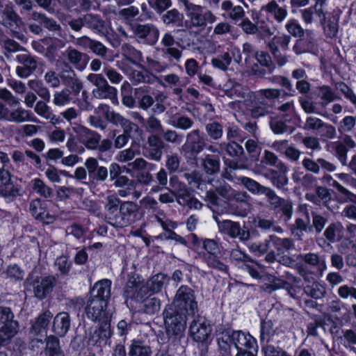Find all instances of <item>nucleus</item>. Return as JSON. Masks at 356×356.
<instances>
[{
	"label": "nucleus",
	"instance_id": "f257e3e1",
	"mask_svg": "<svg viewBox=\"0 0 356 356\" xmlns=\"http://www.w3.org/2000/svg\"><path fill=\"white\" fill-rule=\"evenodd\" d=\"M20 105V99L6 88H0V120L22 123L36 122L29 110Z\"/></svg>",
	"mask_w": 356,
	"mask_h": 356
},
{
	"label": "nucleus",
	"instance_id": "f03ea898",
	"mask_svg": "<svg viewBox=\"0 0 356 356\" xmlns=\"http://www.w3.org/2000/svg\"><path fill=\"white\" fill-rule=\"evenodd\" d=\"M186 19L184 22L188 30L180 31L183 36L192 34V30L202 31L205 29L207 24H213L217 17L204 6L196 5L193 3H186Z\"/></svg>",
	"mask_w": 356,
	"mask_h": 356
},
{
	"label": "nucleus",
	"instance_id": "7ed1b4c3",
	"mask_svg": "<svg viewBox=\"0 0 356 356\" xmlns=\"http://www.w3.org/2000/svg\"><path fill=\"white\" fill-rule=\"evenodd\" d=\"M188 315L169 306L163 312L166 334L172 341L184 337Z\"/></svg>",
	"mask_w": 356,
	"mask_h": 356
},
{
	"label": "nucleus",
	"instance_id": "20e7f679",
	"mask_svg": "<svg viewBox=\"0 0 356 356\" xmlns=\"http://www.w3.org/2000/svg\"><path fill=\"white\" fill-rule=\"evenodd\" d=\"M22 21L18 14L15 11L11 4H6L0 7V24L10 31V35L18 40L26 42L25 35L18 29Z\"/></svg>",
	"mask_w": 356,
	"mask_h": 356
},
{
	"label": "nucleus",
	"instance_id": "39448f33",
	"mask_svg": "<svg viewBox=\"0 0 356 356\" xmlns=\"http://www.w3.org/2000/svg\"><path fill=\"white\" fill-rule=\"evenodd\" d=\"M56 282V280L52 275H29L25 282V286L27 291L33 292L36 298L43 300L48 294L51 293Z\"/></svg>",
	"mask_w": 356,
	"mask_h": 356
},
{
	"label": "nucleus",
	"instance_id": "423d86ee",
	"mask_svg": "<svg viewBox=\"0 0 356 356\" xmlns=\"http://www.w3.org/2000/svg\"><path fill=\"white\" fill-rule=\"evenodd\" d=\"M170 307L188 316H194L197 312V303L195 301L194 291L187 286H181L177 291Z\"/></svg>",
	"mask_w": 356,
	"mask_h": 356
},
{
	"label": "nucleus",
	"instance_id": "0eeeda50",
	"mask_svg": "<svg viewBox=\"0 0 356 356\" xmlns=\"http://www.w3.org/2000/svg\"><path fill=\"white\" fill-rule=\"evenodd\" d=\"M206 138L199 129H194L186 136V142L179 150L183 156L189 160H197L198 154L206 147Z\"/></svg>",
	"mask_w": 356,
	"mask_h": 356
},
{
	"label": "nucleus",
	"instance_id": "6e6552de",
	"mask_svg": "<svg viewBox=\"0 0 356 356\" xmlns=\"http://www.w3.org/2000/svg\"><path fill=\"white\" fill-rule=\"evenodd\" d=\"M87 80L95 86L92 91L93 97L117 102V89L110 86L102 74H89Z\"/></svg>",
	"mask_w": 356,
	"mask_h": 356
},
{
	"label": "nucleus",
	"instance_id": "1a4fd4ad",
	"mask_svg": "<svg viewBox=\"0 0 356 356\" xmlns=\"http://www.w3.org/2000/svg\"><path fill=\"white\" fill-rule=\"evenodd\" d=\"M156 165L147 162L143 158H138L131 163H128L126 172L131 173L137 171L136 181L143 186H149L154 182V179L151 172L154 170Z\"/></svg>",
	"mask_w": 356,
	"mask_h": 356
},
{
	"label": "nucleus",
	"instance_id": "9d476101",
	"mask_svg": "<svg viewBox=\"0 0 356 356\" xmlns=\"http://www.w3.org/2000/svg\"><path fill=\"white\" fill-rule=\"evenodd\" d=\"M218 231L231 238H237L243 243L248 241L250 238V233L247 227L241 226L238 222L230 220L218 222Z\"/></svg>",
	"mask_w": 356,
	"mask_h": 356
},
{
	"label": "nucleus",
	"instance_id": "9b49d317",
	"mask_svg": "<svg viewBox=\"0 0 356 356\" xmlns=\"http://www.w3.org/2000/svg\"><path fill=\"white\" fill-rule=\"evenodd\" d=\"M63 55L65 57V60L63 61V68H66V65H68L79 72H82L86 68L90 60V57L86 53L80 51L72 47H68Z\"/></svg>",
	"mask_w": 356,
	"mask_h": 356
},
{
	"label": "nucleus",
	"instance_id": "f8f14e48",
	"mask_svg": "<svg viewBox=\"0 0 356 356\" xmlns=\"http://www.w3.org/2000/svg\"><path fill=\"white\" fill-rule=\"evenodd\" d=\"M232 336L237 354H242L249 351L257 352L258 346L257 341L249 333L242 331H233Z\"/></svg>",
	"mask_w": 356,
	"mask_h": 356
},
{
	"label": "nucleus",
	"instance_id": "ddd939ff",
	"mask_svg": "<svg viewBox=\"0 0 356 356\" xmlns=\"http://www.w3.org/2000/svg\"><path fill=\"white\" fill-rule=\"evenodd\" d=\"M134 35L141 40L143 43L154 45L159 38V30L152 24H137L132 26Z\"/></svg>",
	"mask_w": 356,
	"mask_h": 356
},
{
	"label": "nucleus",
	"instance_id": "4468645a",
	"mask_svg": "<svg viewBox=\"0 0 356 356\" xmlns=\"http://www.w3.org/2000/svg\"><path fill=\"white\" fill-rule=\"evenodd\" d=\"M111 335V320L106 318L99 323L98 327L90 332L88 343L89 345L102 346L106 343Z\"/></svg>",
	"mask_w": 356,
	"mask_h": 356
},
{
	"label": "nucleus",
	"instance_id": "2eb2a0df",
	"mask_svg": "<svg viewBox=\"0 0 356 356\" xmlns=\"http://www.w3.org/2000/svg\"><path fill=\"white\" fill-rule=\"evenodd\" d=\"M139 207L132 201H123L120 205L119 227H126L137 220Z\"/></svg>",
	"mask_w": 356,
	"mask_h": 356
},
{
	"label": "nucleus",
	"instance_id": "dca6fc26",
	"mask_svg": "<svg viewBox=\"0 0 356 356\" xmlns=\"http://www.w3.org/2000/svg\"><path fill=\"white\" fill-rule=\"evenodd\" d=\"M29 211L35 220L45 224L52 223L56 220L55 216L49 213L47 202L40 198H35L30 202Z\"/></svg>",
	"mask_w": 356,
	"mask_h": 356
},
{
	"label": "nucleus",
	"instance_id": "f3484780",
	"mask_svg": "<svg viewBox=\"0 0 356 356\" xmlns=\"http://www.w3.org/2000/svg\"><path fill=\"white\" fill-rule=\"evenodd\" d=\"M61 82L74 95H78L83 88V83L74 70L66 65V68L60 70Z\"/></svg>",
	"mask_w": 356,
	"mask_h": 356
},
{
	"label": "nucleus",
	"instance_id": "a211bd4d",
	"mask_svg": "<svg viewBox=\"0 0 356 356\" xmlns=\"http://www.w3.org/2000/svg\"><path fill=\"white\" fill-rule=\"evenodd\" d=\"M147 146L145 148L144 156L152 161L159 162L163 156L165 143L157 134H151L147 137Z\"/></svg>",
	"mask_w": 356,
	"mask_h": 356
},
{
	"label": "nucleus",
	"instance_id": "6ab92c4d",
	"mask_svg": "<svg viewBox=\"0 0 356 356\" xmlns=\"http://www.w3.org/2000/svg\"><path fill=\"white\" fill-rule=\"evenodd\" d=\"M16 60L21 65L16 67V73L18 76L22 79L28 78L38 67L36 58L29 53L17 55Z\"/></svg>",
	"mask_w": 356,
	"mask_h": 356
},
{
	"label": "nucleus",
	"instance_id": "aec40b11",
	"mask_svg": "<svg viewBox=\"0 0 356 356\" xmlns=\"http://www.w3.org/2000/svg\"><path fill=\"white\" fill-rule=\"evenodd\" d=\"M74 44L83 49H89L95 55L102 58H106L108 51V49L102 42L87 35L76 38Z\"/></svg>",
	"mask_w": 356,
	"mask_h": 356
},
{
	"label": "nucleus",
	"instance_id": "412c9836",
	"mask_svg": "<svg viewBox=\"0 0 356 356\" xmlns=\"http://www.w3.org/2000/svg\"><path fill=\"white\" fill-rule=\"evenodd\" d=\"M80 142L83 144L88 149L95 150L98 148V143H100L101 135L86 127L79 126L74 128Z\"/></svg>",
	"mask_w": 356,
	"mask_h": 356
},
{
	"label": "nucleus",
	"instance_id": "4be33fe9",
	"mask_svg": "<svg viewBox=\"0 0 356 356\" xmlns=\"http://www.w3.org/2000/svg\"><path fill=\"white\" fill-rule=\"evenodd\" d=\"M302 165L305 170L314 175H318L321 169L328 172L336 170V165L323 158H318L316 161L309 157H305L302 161Z\"/></svg>",
	"mask_w": 356,
	"mask_h": 356
},
{
	"label": "nucleus",
	"instance_id": "5701e85b",
	"mask_svg": "<svg viewBox=\"0 0 356 356\" xmlns=\"http://www.w3.org/2000/svg\"><path fill=\"white\" fill-rule=\"evenodd\" d=\"M211 327L207 321L198 316L190 325L189 332L193 339L197 342H204L211 333Z\"/></svg>",
	"mask_w": 356,
	"mask_h": 356
},
{
	"label": "nucleus",
	"instance_id": "b1692460",
	"mask_svg": "<svg viewBox=\"0 0 356 356\" xmlns=\"http://www.w3.org/2000/svg\"><path fill=\"white\" fill-rule=\"evenodd\" d=\"M216 340L218 350L222 356H229L235 353V348L232 341V336L229 331H223V327L220 325L216 329Z\"/></svg>",
	"mask_w": 356,
	"mask_h": 356
},
{
	"label": "nucleus",
	"instance_id": "393cba45",
	"mask_svg": "<svg viewBox=\"0 0 356 356\" xmlns=\"http://www.w3.org/2000/svg\"><path fill=\"white\" fill-rule=\"evenodd\" d=\"M52 318L53 314L49 310L40 314L33 321H31L29 330V334L35 337L46 332Z\"/></svg>",
	"mask_w": 356,
	"mask_h": 356
},
{
	"label": "nucleus",
	"instance_id": "a878e982",
	"mask_svg": "<svg viewBox=\"0 0 356 356\" xmlns=\"http://www.w3.org/2000/svg\"><path fill=\"white\" fill-rule=\"evenodd\" d=\"M222 15L237 24L245 16L244 8L240 5H234L231 0H224L221 3Z\"/></svg>",
	"mask_w": 356,
	"mask_h": 356
},
{
	"label": "nucleus",
	"instance_id": "bb28decb",
	"mask_svg": "<svg viewBox=\"0 0 356 356\" xmlns=\"http://www.w3.org/2000/svg\"><path fill=\"white\" fill-rule=\"evenodd\" d=\"M225 94L231 99H234L237 102H244L249 105V102H252L254 97V93L240 83H235L232 88L225 91Z\"/></svg>",
	"mask_w": 356,
	"mask_h": 356
},
{
	"label": "nucleus",
	"instance_id": "cd10ccee",
	"mask_svg": "<svg viewBox=\"0 0 356 356\" xmlns=\"http://www.w3.org/2000/svg\"><path fill=\"white\" fill-rule=\"evenodd\" d=\"M71 325V318L67 312L58 313L54 318L51 330L58 337H64Z\"/></svg>",
	"mask_w": 356,
	"mask_h": 356
},
{
	"label": "nucleus",
	"instance_id": "c85d7f7f",
	"mask_svg": "<svg viewBox=\"0 0 356 356\" xmlns=\"http://www.w3.org/2000/svg\"><path fill=\"white\" fill-rule=\"evenodd\" d=\"M276 0H270L262 6L261 10L272 17L277 23H282L288 16V10L286 6H280Z\"/></svg>",
	"mask_w": 356,
	"mask_h": 356
},
{
	"label": "nucleus",
	"instance_id": "c756f323",
	"mask_svg": "<svg viewBox=\"0 0 356 356\" xmlns=\"http://www.w3.org/2000/svg\"><path fill=\"white\" fill-rule=\"evenodd\" d=\"M107 302L101 299L90 297L86 307L87 317L92 321H97L105 312Z\"/></svg>",
	"mask_w": 356,
	"mask_h": 356
},
{
	"label": "nucleus",
	"instance_id": "7c9ffc66",
	"mask_svg": "<svg viewBox=\"0 0 356 356\" xmlns=\"http://www.w3.org/2000/svg\"><path fill=\"white\" fill-rule=\"evenodd\" d=\"M85 167L89 176L96 181H104L108 178V169L104 166H99L97 160L93 157L86 159Z\"/></svg>",
	"mask_w": 356,
	"mask_h": 356
},
{
	"label": "nucleus",
	"instance_id": "2f4dec72",
	"mask_svg": "<svg viewBox=\"0 0 356 356\" xmlns=\"http://www.w3.org/2000/svg\"><path fill=\"white\" fill-rule=\"evenodd\" d=\"M256 19L257 31L256 35L261 38H268L273 35L275 32V28L273 26V22L268 17L259 16L258 14L252 17Z\"/></svg>",
	"mask_w": 356,
	"mask_h": 356
},
{
	"label": "nucleus",
	"instance_id": "473e14b6",
	"mask_svg": "<svg viewBox=\"0 0 356 356\" xmlns=\"http://www.w3.org/2000/svg\"><path fill=\"white\" fill-rule=\"evenodd\" d=\"M306 264L316 268L317 272L321 276L327 269V264L323 256L317 253L309 252L298 256Z\"/></svg>",
	"mask_w": 356,
	"mask_h": 356
},
{
	"label": "nucleus",
	"instance_id": "72a5a7b5",
	"mask_svg": "<svg viewBox=\"0 0 356 356\" xmlns=\"http://www.w3.org/2000/svg\"><path fill=\"white\" fill-rule=\"evenodd\" d=\"M121 55L125 60L140 68L143 69L144 66L140 63L143 61L141 51L135 49L129 43H124L121 47Z\"/></svg>",
	"mask_w": 356,
	"mask_h": 356
},
{
	"label": "nucleus",
	"instance_id": "f704fd0d",
	"mask_svg": "<svg viewBox=\"0 0 356 356\" xmlns=\"http://www.w3.org/2000/svg\"><path fill=\"white\" fill-rule=\"evenodd\" d=\"M83 24L86 27L99 35L104 34L106 30L104 20L97 15L90 13L84 15Z\"/></svg>",
	"mask_w": 356,
	"mask_h": 356
},
{
	"label": "nucleus",
	"instance_id": "c9c22d12",
	"mask_svg": "<svg viewBox=\"0 0 356 356\" xmlns=\"http://www.w3.org/2000/svg\"><path fill=\"white\" fill-rule=\"evenodd\" d=\"M111 282L107 279L97 282L91 290L90 297L107 302L111 296Z\"/></svg>",
	"mask_w": 356,
	"mask_h": 356
},
{
	"label": "nucleus",
	"instance_id": "e433bc0d",
	"mask_svg": "<svg viewBox=\"0 0 356 356\" xmlns=\"http://www.w3.org/2000/svg\"><path fill=\"white\" fill-rule=\"evenodd\" d=\"M250 108L249 111L253 118H258L266 115L268 113L270 105L266 101L263 99L259 98L254 93L252 102H249Z\"/></svg>",
	"mask_w": 356,
	"mask_h": 356
},
{
	"label": "nucleus",
	"instance_id": "4c0bfd02",
	"mask_svg": "<svg viewBox=\"0 0 356 356\" xmlns=\"http://www.w3.org/2000/svg\"><path fill=\"white\" fill-rule=\"evenodd\" d=\"M149 87H139L135 89V96L140 108L147 111L154 103V98L149 94Z\"/></svg>",
	"mask_w": 356,
	"mask_h": 356
},
{
	"label": "nucleus",
	"instance_id": "58836bf2",
	"mask_svg": "<svg viewBox=\"0 0 356 356\" xmlns=\"http://www.w3.org/2000/svg\"><path fill=\"white\" fill-rule=\"evenodd\" d=\"M270 243H272L277 255L295 248V243L291 238H280L275 235L269 236Z\"/></svg>",
	"mask_w": 356,
	"mask_h": 356
},
{
	"label": "nucleus",
	"instance_id": "ea45409f",
	"mask_svg": "<svg viewBox=\"0 0 356 356\" xmlns=\"http://www.w3.org/2000/svg\"><path fill=\"white\" fill-rule=\"evenodd\" d=\"M312 31L306 30V37L297 39L293 46V51L296 55L307 53L313 48L314 42L311 37Z\"/></svg>",
	"mask_w": 356,
	"mask_h": 356
},
{
	"label": "nucleus",
	"instance_id": "a19ab883",
	"mask_svg": "<svg viewBox=\"0 0 356 356\" xmlns=\"http://www.w3.org/2000/svg\"><path fill=\"white\" fill-rule=\"evenodd\" d=\"M152 353L151 347L145 342L139 339L131 341L129 346V356H151Z\"/></svg>",
	"mask_w": 356,
	"mask_h": 356
},
{
	"label": "nucleus",
	"instance_id": "79ce46f5",
	"mask_svg": "<svg viewBox=\"0 0 356 356\" xmlns=\"http://www.w3.org/2000/svg\"><path fill=\"white\" fill-rule=\"evenodd\" d=\"M201 165L204 172L209 175L218 173L220 170V162L218 156L204 154L200 158Z\"/></svg>",
	"mask_w": 356,
	"mask_h": 356
},
{
	"label": "nucleus",
	"instance_id": "37998d69",
	"mask_svg": "<svg viewBox=\"0 0 356 356\" xmlns=\"http://www.w3.org/2000/svg\"><path fill=\"white\" fill-rule=\"evenodd\" d=\"M44 354L45 356H65L60 346V341L56 337L49 335L46 337Z\"/></svg>",
	"mask_w": 356,
	"mask_h": 356
},
{
	"label": "nucleus",
	"instance_id": "c03bdc74",
	"mask_svg": "<svg viewBox=\"0 0 356 356\" xmlns=\"http://www.w3.org/2000/svg\"><path fill=\"white\" fill-rule=\"evenodd\" d=\"M264 161L266 165L276 168L280 172L286 174L289 167L273 152L265 149L263 156Z\"/></svg>",
	"mask_w": 356,
	"mask_h": 356
},
{
	"label": "nucleus",
	"instance_id": "a18cd8bd",
	"mask_svg": "<svg viewBox=\"0 0 356 356\" xmlns=\"http://www.w3.org/2000/svg\"><path fill=\"white\" fill-rule=\"evenodd\" d=\"M275 331L273 328V323L271 321H264L261 323L260 342L261 347L270 345L273 341Z\"/></svg>",
	"mask_w": 356,
	"mask_h": 356
},
{
	"label": "nucleus",
	"instance_id": "49530a36",
	"mask_svg": "<svg viewBox=\"0 0 356 356\" xmlns=\"http://www.w3.org/2000/svg\"><path fill=\"white\" fill-rule=\"evenodd\" d=\"M184 15L177 9L168 10L161 15V21L166 26H179L182 24Z\"/></svg>",
	"mask_w": 356,
	"mask_h": 356
},
{
	"label": "nucleus",
	"instance_id": "de8ad7c7",
	"mask_svg": "<svg viewBox=\"0 0 356 356\" xmlns=\"http://www.w3.org/2000/svg\"><path fill=\"white\" fill-rule=\"evenodd\" d=\"M159 78L149 70H134L131 74V81L133 84H138L141 83L153 84Z\"/></svg>",
	"mask_w": 356,
	"mask_h": 356
},
{
	"label": "nucleus",
	"instance_id": "09e8293b",
	"mask_svg": "<svg viewBox=\"0 0 356 356\" xmlns=\"http://www.w3.org/2000/svg\"><path fill=\"white\" fill-rule=\"evenodd\" d=\"M65 46V42L63 40L56 38L49 39L44 54L45 57L50 62L54 61L58 56V50Z\"/></svg>",
	"mask_w": 356,
	"mask_h": 356
},
{
	"label": "nucleus",
	"instance_id": "8fccbe9b",
	"mask_svg": "<svg viewBox=\"0 0 356 356\" xmlns=\"http://www.w3.org/2000/svg\"><path fill=\"white\" fill-rule=\"evenodd\" d=\"M0 44L3 50V54L6 58H9L11 54L18 51H26V49L17 42L10 38H5L0 41Z\"/></svg>",
	"mask_w": 356,
	"mask_h": 356
},
{
	"label": "nucleus",
	"instance_id": "3c124183",
	"mask_svg": "<svg viewBox=\"0 0 356 356\" xmlns=\"http://www.w3.org/2000/svg\"><path fill=\"white\" fill-rule=\"evenodd\" d=\"M168 277L163 273H158L152 276L147 282V287H149L150 294L160 292L168 284Z\"/></svg>",
	"mask_w": 356,
	"mask_h": 356
},
{
	"label": "nucleus",
	"instance_id": "603ef678",
	"mask_svg": "<svg viewBox=\"0 0 356 356\" xmlns=\"http://www.w3.org/2000/svg\"><path fill=\"white\" fill-rule=\"evenodd\" d=\"M303 290L307 296L316 300L323 298L327 293L325 286L317 281L305 286Z\"/></svg>",
	"mask_w": 356,
	"mask_h": 356
},
{
	"label": "nucleus",
	"instance_id": "864d4df0",
	"mask_svg": "<svg viewBox=\"0 0 356 356\" xmlns=\"http://www.w3.org/2000/svg\"><path fill=\"white\" fill-rule=\"evenodd\" d=\"M32 190L39 195L44 198H51L53 197V190L47 186L44 181L39 178H35L31 181Z\"/></svg>",
	"mask_w": 356,
	"mask_h": 356
},
{
	"label": "nucleus",
	"instance_id": "5fc2aeb1",
	"mask_svg": "<svg viewBox=\"0 0 356 356\" xmlns=\"http://www.w3.org/2000/svg\"><path fill=\"white\" fill-rule=\"evenodd\" d=\"M22 187L11 181L0 188V195L8 201H13L21 195Z\"/></svg>",
	"mask_w": 356,
	"mask_h": 356
},
{
	"label": "nucleus",
	"instance_id": "6e6d98bb",
	"mask_svg": "<svg viewBox=\"0 0 356 356\" xmlns=\"http://www.w3.org/2000/svg\"><path fill=\"white\" fill-rule=\"evenodd\" d=\"M237 180L246 190L253 195L261 194L265 187V186L248 177H238Z\"/></svg>",
	"mask_w": 356,
	"mask_h": 356
},
{
	"label": "nucleus",
	"instance_id": "4d7b16f0",
	"mask_svg": "<svg viewBox=\"0 0 356 356\" xmlns=\"http://www.w3.org/2000/svg\"><path fill=\"white\" fill-rule=\"evenodd\" d=\"M15 316L11 309L5 306H0V323L2 326L12 325L19 328V322L14 319Z\"/></svg>",
	"mask_w": 356,
	"mask_h": 356
},
{
	"label": "nucleus",
	"instance_id": "13d9d810",
	"mask_svg": "<svg viewBox=\"0 0 356 356\" xmlns=\"http://www.w3.org/2000/svg\"><path fill=\"white\" fill-rule=\"evenodd\" d=\"M202 258L203 261L206 263L210 268H213L222 272H227L228 270L227 266L222 263L216 254L203 253Z\"/></svg>",
	"mask_w": 356,
	"mask_h": 356
},
{
	"label": "nucleus",
	"instance_id": "bf43d9fd",
	"mask_svg": "<svg viewBox=\"0 0 356 356\" xmlns=\"http://www.w3.org/2000/svg\"><path fill=\"white\" fill-rule=\"evenodd\" d=\"M162 136V140L163 142L170 143L175 145H179L184 139V136L181 134L178 133L177 131L163 128L161 133Z\"/></svg>",
	"mask_w": 356,
	"mask_h": 356
},
{
	"label": "nucleus",
	"instance_id": "052dcab7",
	"mask_svg": "<svg viewBox=\"0 0 356 356\" xmlns=\"http://www.w3.org/2000/svg\"><path fill=\"white\" fill-rule=\"evenodd\" d=\"M211 63L215 68L225 71L232 63V56L229 52H224L213 58Z\"/></svg>",
	"mask_w": 356,
	"mask_h": 356
},
{
	"label": "nucleus",
	"instance_id": "680f3d73",
	"mask_svg": "<svg viewBox=\"0 0 356 356\" xmlns=\"http://www.w3.org/2000/svg\"><path fill=\"white\" fill-rule=\"evenodd\" d=\"M220 147L231 157H240L244 153L243 147L234 141L221 143Z\"/></svg>",
	"mask_w": 356,
	"mask_h": 356
},
{
	"label": "nucleus",
	"instance_id": "e2e57ef3",
	"mask_svg": "<svg viewBox=\"0 0 356 356\" xmlns=\"http://www.w3.org/2000/svg\"><path fill=\"white\" fill-rule=\"evenodd\" d=\"M19 328H16L12 325L1 326L0 327V346H6L17 335Z\"/></svg>",
	"mask_w": 356,
	"mask_h": 356
},
{
	"label": "nucleus",
	"instance_id": "0e129e2a",
	"mask_svg": "<svg viewBox=\"0 0 356 356\" xmlns=\"http://www.w3.org/2000/svg\"><path fill=\"white\" fill-rule=\"evenodd\" d=\"M72 94L70 89L63 88L60 91H56L54 94L53 103L57 106H65L70 103Z\"/></svg>",
	"mask_w": 356,
	"mask_h": 356
},
{
	"label": "nucleus",
	"instance_id": "69168bd1",
	"mask_svg": "<svg viewBox=\"0 0 356 356\" xmlns=\"http://www.w3.org/2000/svg\"><path fill=\"white\" fill-rule=\"evenodd\" d=\"M181 157L177 153L170 152L165 156V166L168 172L175 173L180 168Z\"/></svg>",
	"mask_w": 356,
	"mask_h": 356
},
{
	"label": "nucleus",
	"instance_id": "338daca9",
	"mask_svg": "<svg viewBox=\"0 0 356 356\" xmlns=\"http://www.w3.org/2000/svg\"><path fill=\"white\" fill-rule=\"evenodd\" d=\"M319 92V97L322 101L321 105L323 106H327L328 104L332 102L337 99L332 89L326 85L319 86L318 88Z\"/></svg>",
	"mask_w": 356,
	"mask_h": 356
},
{
	"label": "nucleus",
	"instance_id": "774afa93",
	"mask_svg": "<svg viewBox=\"0 0 356 356\" xmlns=\"http://www.w3.org/2000/svg\"><path fill=\"white\" fill-rule=\"evenodd\" d=\"M205 130L207 136L214 140L220 139L223 134V127L217 122L207 123L205 125Z\"/></svg>",
	"mask_w": 356,
	"mask_h": 356
}]
</instances>
